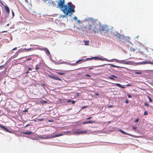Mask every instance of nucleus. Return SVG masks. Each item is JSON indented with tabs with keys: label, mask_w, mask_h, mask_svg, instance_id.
I'll use <instances>...</instances> for the list:
<instances>
[{
	"label": "nucleus",
	"mask_w": 153,
	"mask_h": 153,
	"mask_svg": "<svg viewBox=\"0 0 153 153\" xmlns=\"http://www.w3.org/2000/svg\"><path fill=\"white\" fill-rule=\"evenodd\" d=\"M48 76L49 77L55 80H58L60 81H62V80L59 77L53 75H49Z\"/></svg>",
	"instance_id": "39448f33"
},
{
	"label": "nucleus",
	"mask_w": 153,
	"mask_h": 153,
	"mask_svg": "<svg viewBox=\"0 0 153 153\" xmlns=\"http://www.w3.org/2000/svg\"><path fill=\"white\" fill-rule=\"evenodd\" d=\"M57 73L60 75H63L65 74V72H57Z\"/></svg>",
	"instance_id": "aec40b11"
},
{
	"label": "nucleus",
	"mask_w": 153,
	"mask_h": 153,
	"mask_svg": "<svg viewBox=\"0 0 153 153\" xmlns=\"http://www.w3.org/2000/svg\"><path fill=\"white\" fill-rule=\"evenodd\" d=\"M67 101L68 102H71V100H67Z\"/></svg>",
	"instance_id": "a18cd8bd"
},
{
	"label": "nucleus",
	"mask_w": 153,
	"mask_h": 153,
	"mask_svg": "<svg viewBox=\"0 0 153 153\" xmlns=\"http://www.w3.org/2000/svg\"><path fill=\"white\" fill-rule=\"evenodd\" d=\"M46 138H48V137H46Z\"/></svg>",
	"instance_id": "0e129e2a"
},
{
	"label": "nucleus",
	"mask_w": 153,
	"mask_h": 153,
	"mask_svg": "<svg viewBox=\"0 0 153 153\" xmlns=\"http://www.w3.org/2000/svg\"><path fill=\"white\" fill-rule=\"evenodd\" d=\"M87 132V130H85L83 131H80L75 132L74 133L76 134H79L86 133Z\"/></svg>",
	"instance_id": "423d86ee"
},
{
	"label": "nucleus",
	"mask_w": 153,
	"mask_h": 153,
	"mask_svg": "<svg viewBox=\"0 0 153 153\" xmlns=\"http://www.w3.org/2000/svg\"><path fill=\"white\" fill-rule=\"evenodd\" d=\"M1 67H2V66H0V68Z\"/></svg>",
	"instance_id": "338daca9"
},
{
	"label": "nucleus",
	"mask_w": 153,
	"mask_h": 153,
	"mask_svg": "<svg viewBox=\"0 0 153 153\" xmlns=\"http://www.w3.org/2000/svg\"><path fill=\"white\" fill-rule=\"evenodd\" d=\"M130 49L131 51L132 52H134L136 50H137V48H135L133 47H131L130 48Z\"/></svg>",
	"instance_id": "6ab92c4d"
},
{
	"label": "nucleus",
	"mask_w": 153,
	"mask_h": 153,
	"mask_svg": "<svg viewBox=\"0 0 153 153\" xmlns=\"http://www.w3.org/2000/svg\"><path fill=\"white\" fill-rule=\"evenodd\" d=\"M93 59H94L95 60H98V59L99 58V57H93Z\"/></svg>",
	"instance_id": "c85d7f7f"
},
{
	"label": "nucleus",
	"mask_w": 153,
	"mask_h": 153,
	"mask_svg": "<svg viewBox=\"0 0 153 153\" xmlns=\"http://www.w3.org/2000/svg\"><path fill=\"white\" fill-rule=\"evenodd\" d=\"M139 118H137V119H136L135 120V122H138L139 121Z\"/></svg>",
	"instance_id": "473e14b6"
},
{
	"label": "nucleus",
	"mask_w": 153,
	"mask_h": 153,
	"mask_svg": "<svg viewBox=\"0 0 153 153\" xmlns=\"http://www.w3.org/2000/svg\"><path fill=\"white\" fill-rule=\"evenodd\" d=\"M114 78H117V77H116L115 75H111V76H108V79H110L111 80H114Z\"/></svg>",
	"instance_id": "9b49d317"
},
{
	"label": "nucleus",
	"mask_w": 153,
	"mask_h": 153,
	"mask_svg": "<svg viewBox=\"0 0 153 153\" xmlns=\"http://www.w3.org/2000/svg\"><path fill=\"white\" fill-rule=\"evenodd\" d=\"M24 111L25 112H27V110H25Z\"/></svg>",
	"instance_id": "13d9d810"
},
{
	"label": "nucleus",
	"mask_w": 153,
	"mask_h": 153,
	"mask_svg": "<svg viewBox=\"0 0 153 153\" xmlns=\"http://www.w3.org/2000/svg\"><path fill=\"white\" fill-rule=\"evenodd\" d=\"M0 127L1 128H2L3 130L7 132H10V133L11 132V131H10L6 127H5L4 126L1 124H0Z\"/></svg>",
	"instance_id": "0eeeda50"
},
{
	"label": "nucleus",
	"mask_w": 153,
	"mask_h": 153,
	"mask_svg": "<svg viewBox=\"0 0 153 153\" xmlns=\"http://www.w3.org/2000/svg\"><path fill=\"white\" fill-rule=\"evenodd\" d=\"M98 59V60H102V61H104V60H105V59H106L105 58H102L101 57H99V58Z\"/></svg>",
	"instance_id": "4be33fe9"
},
{
	"label": "nucleus",
	"mask_w": 153,
	"mask_h": 153,
	"mask_svg": "<svg viewBox=\"0 0 153 153\" xmlns=\"http://www.w3.org/2000/svg\"><path fill=\"white\" fill-rule=\"evenodd\" d=\"M13 56H11V58H13Z\"/></svg>",
	"instance_id": "680f3d73"
},
{
	"label": "nucleus",
	"mask_w": 153,
	"mask_h": 153,
	"mask_svg": "<svg viewBox=\"0 0 153 153\" xmlns=\"http://www.w3.org/2000/svg\"><path fill=\"white\" fill-rule=\"evenodd\" d=\"M115 85L117 86H118L122 88H124V87L123 86H121V85L119 83H116L115 84Z\"/></svg>",
	"instance_id": "a211bd4d"
},
{
	"label": "nucleus",
	"mask_w": 153,
	"mask_h": 153,
	"mask_svg": "<svg viewBox=\"0 0 153 153\" xmlns=\"http://www.w3.org/2000/svg\"><path fill=\"white\" fill-rule=\"evenodd\" d=\"M118 62L120 63H123L125 64L128 65L129 64V61H126L125 60H122L119 61Z\"/></svg>",
	"instance_id": "1a4fd4ad"
},
{
	"label": "nucleus",
	"mask_w": 153,
	"mask_h": 153,
	"mask_svg": "<svg viewBox=\"0 0 153 153\" xmlns=\"http://www.w3.org/2000/svg\"><path fill=\"white\" fill-rule=\"evenodd\" d=\"M63 135L62 134H57L55 135H53L51 136V138H53L56 137H58L59 136H62Z\"/></svg>",
	"instance_id": "ddd939ff"
},
{
	"label": "nucleus",
	"mask_w": 153,
	"mask_h": 153,
	"mask_svg": "<svg viewBox=\"0 0 153 153\" xmlns=\"http://www.w3.org/2000/svg\"><path fill=\"white\" fill-rule=\"evenodd\" d=\"M99 30L98 25H94V27L93 29L92 30V32H94V33H98V32Z\"/></svg>",
	"instance_id": "20e7f679"
},
{
	"label": "nucleus",
	"mask_w": 153,
	"mask_h": 153,
	"mask_svg": "<svg viewBox=\"0 0 153 153\" xmlns=\"http://www.w3.org/2000/svg\"><path fill=\"white\" fill-rule=\"evenodd\" d=\"M127 96L129 98H131V95L130 94H128L127 95Z\"/></svg>",
	"instance_id": "72a5a7b5"
},
{
	"label": "nucleus",
	"mask_w": 153,
	"mask_h": 153,
	"mask_svg": "<svg viewBox=\"0 0 153 153\" xmlns=\"http://www.w3.org/2000/svg\"><path fill=\"white\" fill-rule=\"evenodd\" d=\"M85 76H88V77H91V76L89 75V74H86L85 75Z\"/></svg>",
	"instance_id": "79ce46f5"
},
{
	"label": "nucleus",
	"mask_w": 153,
	"mask_h": 153,
	"mask_svg": "<svg viewBox=\"0 0 153 153\" xmlns=\"http://www.w3.org/2000/svg\"><path fill=\"white\" fill-rule=\"evenodd\" d=\"M132 129H134V130H135L137 129V127H132Z\"/></svg>",
	"instance_id": "58836bf2"
},
{
	"label": "nucleus",
	"mask_w": 153,
	"mask_h": 153,
	"mask_svg": "<svg viewBox=\"0 0 153 153\" xmlns=\"http://www.w3.org/2000/svg\"><path fill=\"white\" fill-rule=\"evenodd\" d=\"M111 66H112V67H115V68H124L123 67H120V66H116V65H112Z\"/></svg>",
	"instance_id": "412c9836"
},
{
	"label": "nucleus",
	"mask_w": 153,
	"mask_h": 153,
	"mask_svg": "<svg viewBox=\"0 0 153 153\" xmlns=\"http://www.w3.org/2000/svg\"><path fill=\"white\" fill-rule=\"evenodd\" d=\"M35 69L36 70H37L38 69H39L40 68L39 67H37L36 66L35 67Z\"/></svg>",
	"instance_id": "a19ab883"
},
{
	"label": "nucleus",
	"mask_w": 153,
	"mask_h": 153,
	"mask_svg": "<svg viewBox=\"0 0 153 153\" xmlns=\"http://www.w3.org/2000/svg\"><path fill=\"white\" fill-rule=\"evenodd\" d=\"M111 123V122H109V123Z\"/></svg>",
	"instance_id": "69168bd1"
},
{
	"label": "nucleus",
	"mask_w": 153,
	"mask_h": 153,
	"mask_svg": "<svg viewBox=\"0 0 153 153\" xmlns=\"http://www.w3.org/2000/svg\"><path fill=\"white\" fill-rule=\"evenodd\" d=\"M95 122L94 121L90 120L88 121L84 122L82 123V124H85L87 123H95Z\"/></svg>",
	"instance_id": "4468645a"
},
{
	"label": "nucleus",
	"mask_w": 153,
	"mask_h": 153,
	"mask_svg": "<svg viewBox=\"0 0 153 153\" xmlns=\"http://www.w3.org/2000/svg\"><path fill=\"white\" fill-rule=\"evenodd\" d=\"M77 65V63H76V62L75 63L72 64L71 65H72V66H75V65Z\"/></svg>",
	"instance_id": "7c9ffc66"
},
{
	"label": "nucleus",
	"mask_w": 153,
	"mask_h": 153,
	"mask_svg": "<svg viewBox=\"0 0 153 153\" xmlns=\"http://www.w3.org/2000/svg\"><path fill=\"white\" fill-rule=\"evenodd\" d=\"M29 71H27V72H26V74H27L28 73H29Z\"/></svg>",
	"instance_id": "5fc2aeb1"
},
{
	"label": "nucleus",
	"mask_w": 153,
	"mask_h": 153,
	"mask_svg": "<svg viewBox=\"0 0 153 153\" xmlns=\"http://www.w3.org/2000/svg\"><path fill=\"white\" fill-rule=\"evenodd\" d=\"M95 95L98 96L99 95V94L98 93H96L95 94Z\"/></svg>",
	"instance_id": "8fccbe9b"
},
{
	"label": "nucleus",
	"mask_w": 153,
	"mask_h": 153,
	"mask_svg": "<svg viewBox=\"0 0 153 153\" xmlns=\"http://www.w3.org/2000/svg\"><path fill=\"white\" fill-rule=\"evenodd\" d=\"M82 61H83L84 62V60L83 59H79V60H78L76 62V63H78L79 62H80Z\"/></svg>",
	"instance_id": "b1692460"
},
{
	"label": "nucleus",
	"mask_w": 153,
	"mask_h": 153,
	"mask_svg": "<svg viewBox=\"0 0 153 153\" xmlns=\"http://www.w3.org/2000/svg\"><path fill=\"white\" fill-rule=\"evenodd\" d=\"M31 58H27L26 60V61H29V60H30L31 59Z\"/></svg>",
	"instance_id": "c03bdc74"
},
{
	"label": "nucleus",
	"mask_w": 153,
	"mask_h": 153,
	"mask_svg": "<svg viewBox=\"0 0 153 153\" xmlns=\"http://www.w3.org/2000/svg\"><path fill=\"white\" fill-rule=\"evenodd\" d=\"M93 59V57H92L91 58H86L85 59H84V62H85L88 59Z\"/></svg>",
	"instance_id": "393cba45"
},
{
	"label": "nucleus",
	"mask_w": 153,
	"mask_h": 153,
	"mask_svg": "<svg viewBox=\"0 0 153 153\" xmlns=\"http://www.w3.org/2000/svg\"><path fill=\"white\" fill-rule=\"evenodd\" d=\"M148 98L149 99V101L150 102H152V99L150 98V97L148 96H147Z\"/></svg>",
	"instance_id": "a878e982"
},
{
	"label": "nucleus",
	"mask_w": 153,
	"mask_h": 153,
	"mask_svg": "<svg viewBox=\"0 0 153 153\" xmlns=\"http://www.w3.org/2000/svg\"><path fill=\"white\" fill-rule=\"evenodd\" d=\"M92 25L89 24L88 25L85 26L83 25V26H81L79 27L80 30H82L83 31H85L88 32L90 31L92 29Z\"/></svg>",
	"instance_id": "f03ea898"
},
{
	"label": "nucleus",
	"mask_w": 153,
	"mask_h": 153,
	"mask_svg": "<svg viewBox=\"0 0 153 153\" xmlns=\"http://www.w3.org/2000/svg\"><path fill=\"white\" fill-rule=\"evenodd\" d=\"M113 107V105H110L108 106V108H112Z\"/></svg>",
	"instance_id": "2f4dec72"
},
{
	"label": "nucleus",
	"mask_w": 153,
	"mask_h": 153,
	"mask_svg": "<svg viewBox=\"0 0 153 153\" xmlns=\"http://www.w3.org/2000/svg\"><path fill=\"white\" fill-rule=\"evenodd\" d=\"M74 19L75 21H76V20H77V17L76 16H75L74 17Z\"/></svg>",
	"instance_id": "ea45409f"
},
{
	"label": "nucleus",
	"mask_w": 153,
	"mask_h": 153,
	"mask_svg": "<svg viewBox=\"0 0 153 153\" xmlns=\"http://www.w3.org/2000/svg\"><path fill=\"white\" fill-rule=\"evenodd\" d=\"M114 35L117 38H120L121 36V35L117 32H115L114 33Z\"/></svg>",
	"instance_id": "dca6fc26"
},
{
	"label": "nucleus",
	"mask_w": 153,
	"mask_h": 153,
	"mask_svg": "<svg viewBox=\"0 0 153 153\" xmlns=\"http://www.w3.org/2000/svg\"><path fill=\"white\" fill-rule=\"evenodd\" d=\"M83 42L85 43V45H88L89 44V41L88 40H83Z\"/></svg>",
	"instance_id": "f3484780"
},
{
	"label": "nucleus",
	"mask_w": 153,
	"mask_h": 153,
	"mask_svg": "<svg viewBox=\"0 0 153 153\" xmlns=\"http://www.w3.org/2000/svg\"><path fill=\"white\" fill-rule=\"evenodd\" d=\"M77 22H80V21L79 20H78Z\"/></svg>",
	"instance_id": "bf43d9fd"
},
{
	"label": "nucleus",
	"mask_w": 153,
	"mask_h": 153,
	"mask_svg": "<svg viewBox=\"0 0 153 153\" xmlns=\"http://www.w3.org/2000/svg\"><path fill=\"white\" fill-rule=\"evenodd\" d=\"M0 3L2 5H4V4L3 3V2L1 0H0Z\"/></svg>",
	"instance_id": "f704fd0d"
},
{
	"label": "nucleus",
	"mask_w": 153,
	"mask_h": 153,
	"mask_svg": "<svg viewBox=\"0 0 153 153\" xmlns=\"http://www.w3.org/2000/svg\"><path fill=\"white\" fill-rule=\"evenodd\" d=\"M42 120H43V119H41L40 120V121H42Z\"/></svg>",
	"instance_id": "052dcab7"
},
{
	"label": "nucleus",
	"mask_w": 153,
	"mask_h": 153,
	"mask_svg": "<svg viewBox=\"0 0 153 153\" xmlns=\"http://www.w3.org/2000/svg\"><path fill=\"white\" fill-rule=\"evenodd\" d=\"M4 10L7 12V14L9 13L10 10L8 7L7 6H4Z\"/></svg>",
	"instance_id": "2eb2a0df"
},
{
	"label": "nucleus",
	"mask_w": 153,
	"mask_h": 153,
	"mask_svg": "<svg viewBox=\"0 0 153 153\" xmlns=\"http://www.w3.org/2000/svg\"><path fill=\"white\" fill-rule=\"evenodd\" d=\"M104 65H99V66H97V67H101V66H103Z\"/></svg>",
	"instance_id": "864d4df0"
},
{
	"label": "nucleus",
	"mask_w": 153,
	"mask_h": 153,
	"mask_svg": "<svg viewBox=\"0 0 153 153\" xmlns=\"http://www.w3.org/2000/svg\"><path fill=\"white\" fill-rule=\"evenodd\" d=\"M0 127L1 128H2L3 130L7 132H10V133L11 132V131H10L6 127H5L4 126L1 124H0Z\"/></svg>",
	"instance_id": "6e6552de"
},
{
	"label": "nucleus",
	"mask_w": 153,
	"mask_h": 153,
	"mask_svg": "<svg viewBox=\"0 0 153 153\" xmlns=\"http://www.w3.org/2000/svg\"><path fill=\"white\" fill-rule=\"evenodd\" d=\"M134 74H142V73L140 71H135L134 72Z\"/></svg>",
	"instance_id": "5701e85b"
},
{
	"label": "nucleus",
	"mask_w": 153,
	"mask_h": 153,
	"mask_svg": "<svg viewBox=\"0 0 153 153\" xmlns=\"http://www.w3.org/2000/svg\"><path fill=\"white\" fill-rule=\"evenodd\" d=\"M71 102L72 104H74L75 103V101L74 100L71 101Z\"/></svg>",
	"instance_id": "37998d69"
},
{
	"label": "nucleus",
	"mask_w": 153,
	"mask_h": 153,
	"mask_svg": "<svg viewBox=\"0 0 153 153\" xmlns=\"http://www.w3.org/2000/svg\"><path fill=\"white\" fill-rule=\"evenodd\" d=\"M119 131L120 132H121L123 134H124L127 135H128L131 136V137H134V136L133 135H132V134L126 132L121 129H120L119 130Z\"/></svg>",
	"instance_id": "9d476101"
},
{
	"label": "nucleus",
	"mask_w": 153,
	"mask_h": 153,
	"mask_svg": "<svg viewBox=\"0 0 153 153\" xmlns=\"http://www.w3.org/2000/svg\"><path fill=\"white\" fill-rule=\"evenodd\" d=\"M87 106H83V107H82V109H84V108H87Z\"/></svg>",
	"instance_id": "e433bc0d"
},
{
	"label": "nucleus",
	"mask_w": 153,
	"mask_h": 153,
	"mask_svg": "<svg viewBox=\"0 0 153 153\" xmlns=\"http://www.w3.org/2000/svg\"><path fill=\"white\" fill-rule=\"evenodd\" d=\"M7 32V31H2L1 32V33H4V32Z\"/></svg>",
	"instance_id": "de8ad7c7"
},
{
	"label": "nucleus",
	"mask_w": 153,
	"mask_h": 153,
	"mask_svg": "<svg viewBox=\"0 0 153 153\" xmlns=\"http://www.w3.org/2000/svg\"><path fill=\"white\" fill-rule=\"evenodd\" d=\"M17 49V48L16 47L13 48V49H12V50L13 51H14V50H16Z\"/></svg>",
	"instance_id": "49530a36"
},
{
	"label": "nucleus",
	"mask_w": 153,
	"mask_h": 153,
	"mask_svg": "<svg viewBox=\"0 0 153 153\" xmlns=\"http://www.w3.org/2000/svg\"><path fill=\"white\" fill-rule=\"evenodd\" d=\"M99 30L101 33L102 32L107 33L109 31L108 27L106 25H102L101 28L99 29Z\"/></svg>",
	"instance_id": "7ed1b4c3"
},
{
	"label": "nucleus",
	"mask_w": 153,
	"mask_h": 153,
	"mask_svg": "<svg viewBox=\"0 0 153 153\" xmlns=\"http://www.w3.org/2000/svg\"><path fill=\"white\" fill-rule=\"evenodd\" d=\"M22 1H25L26 2L28 3V1L29 0H22Z\"/></svg>",
	"instance_id": "c9c22d12"
},
{
	"label": "nucleus",
	"mask_w": 153,
	"mask_h": 153,
	"mask_svg": "<svg viewBox=\"0 0 153 153\" xmlns=\"http://www.w3.org/2000/svg\"><path fill=\"white\" fill-rule=\"evenodd\" d=\"M43 102H44V103H46V102H47L45 101V100L44 101H43Z\"/></svg>",
	"instance_id": "6e6d98bb"
},
{
	"label": "nucleus",
	"mask_w": 153,
	"mask_h": 153,
	"mask_svg": "<svg viewBox=\"0 0 153 153\" xmlns=\"http://www.w3.org/2000/svg\"><path fill=\"white\" fill-rule=\"evenodd\" d=\"M8 25H9V24H7V26H8Z\"/></svg>",
	"instance_id": "e2e57ef3"
},
{
	"label": "nucleus",
	"mask_w": 153,
	"mask_h": 153,
	"mask_svg": "<svg viewBox=\"0 0 153 153\" xmlns=\"http://www.w3.org/2000/svg\"><path fill=\"white\" fill-rule=\"evenodd\" d=\"M28 70H30V71H31L32 70V69H31V68H28Z\"/></svg>",
	"instance_id": "3c124183"
},
{
	"label": "nucleus",
	"mask_w": 153,
	"mask_h": 153,
	"mask_svg": "<svg viewBox=\"0 0 153 153\" xmlns=\"http://www.w3.org/2000/svg\"><path fill=\"white\" fill-rule=\"evenodd\" d=\"M128 100H126L125 101V103H128Z\"/></svg>",
	"instance_id": "09e8293b"
},
{
	"label": "nucleus",
	"mask_w": 153,
	"mask_h": 153,
	"mask_svg": "<svg viewBox=\"0 0 153 153\" xmlns=\"http://www.w3.org/2000/svg\"><path fill=\"white\" fill-rule=\"evenodd\" d=\"M93 69V68H89V70H91V69Z\"/></svg>",
	"instance_id": "4d7b16f0"
},
{
	"label": "nucleus",
	"mask_w": 153,
	"mask_h": 153,
	"mask_svg": "<svg viewBox=\"0 0 153 153\" xmlns=\"http://www.w3.org/2000/svg\"><path fill=\"white\" fill-rule=\"evenodd\" d=\"M22 133L24 134L30 135L32 133V132L30 131H27L26 132L23 131L21 132Z\"/></svg>",
	"instance_id": "f8f14e48"
},
{
	"label": "nucleus",
	"mask_w": 153,
	"mask_h": 153,
	"mask_svg": "<svg viewBox=\"0 0 153 153\" xmlns=\"http://www.w3.org/2000/svg\"><path fill=\"white\" fill-rule=\"evenodd\" d=\"M144 105H145V106H146L148 107H149V105L146 102H145V103H144Z\"/></svg>",
	"instance_id": "c756f323"
},
{
	"label": "nucleus",
	"mask_w": 153,
	"mask_h": 153,
	"mask_svg": "<svg viewBox=\"0 0 153 153\" xmlns=\"http://www.w3.org/2000/svg\"><path fill=\"white\" fill-rule=\"evenodd\" d=\"M12 13L13 16L14 15V13L13 11H12Z\"/></svg>",
	"instance_id": "603ef678"
},
{
	"label": "nucleus",
	"mask_w": 153,
	"mask_h": 153,
	"mask_svg": "<svg viewBox=\"0 0 153 153\" xmlns=\"http://www.w3.org/2000/svg\"><path fill=\"white\" fill-rule=\"evenodd\" d=\"M92 118V117H88V118H86V120H89V119H91Z\"/></svg>",
	"instance_id": "4c0bfd02"
},
{
	"label": "nucleus",
	"mask_w": 153,
	"mask_h": 153,
	"mask_svg": "<svg viewBox=\"0 0 153 153\" xmlns=\"http://www.w3.org/2000/svg\"><path fill=\"white\" fill-rule=\"evenodd\" d=\"M58 1L57 7H59L64 14L65 15L63 16V17H66L68 14H69V16H71L72 13L75 12V6L71 2H69L68 5H66L64 4L65 0Z\"/></svg>",
	"instance_id": "f257e3e1"
},
{
	"label": "nucleus",
	"mask_w": 153,
	"mask_h": 153,
	"mask_svg": "<svg viewBox=\"0 0 153 153\" xmlns=\"http://www.w3.org/2000/svg\"><path fill=\"white\" fill-rule=\"evenodd\" d=\"M148 113L146 111H144V115H148Z\"/></svg>",
	"instance_id": "cd10ccee"
},
{
	"label": "nucleus",
	"mask_w": 153,
	"mask_h": 153,
	"mask_svg": "<svg viewBox=\"0 0 153 153\" xmlns=\"http://www.w3.org/2000/svg\"><path fill=\"white\" fill-rule=\"evenodd\" d=\"M49 122H51V121L50 120V121H49Z\"/></svg>",
	"instance_id": "774afa93"
},
{
	"label": "nucleus",
	"mask_w": 153,
	"mask_h": 153,
	"mask_svg": "<svg viewBox=\"0 0 153 153\" xmlns=\"http://www.w3.org/2000/svg\"><path fill=\"white\" fill-rule=\"evenodd\" d=\"M45 50L46 51H47V53H48L49 54H50V52H49V51L48 50V49L47 48H45Z\"/></svg>",
	"instance_id": "bb28decb"
}]
</instances>
